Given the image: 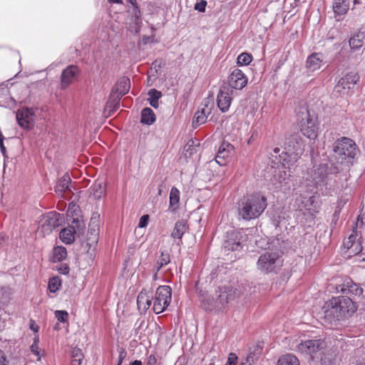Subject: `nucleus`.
<instances>
[{"label": "nucleus", "mask_w": 365, "mask_h": 365, "mask_svg": "<svg viewBox=\"0 0 365 365\" xmlns=\"http://www.w3.org/2000/svg\"><path fill=\"white\" fill-rule=\"evenodd\" d=\"M38 339H35L34 342L31 346V351L36 356H39V352L38 351Z\"/></svg>", "instance_id": "54"}, {"label": "nucleus", "mask_w": 365, "mask_h": 365, "mask_svg": "<svg viewBox=\"0 0 365 365\" xmlns=\"http://www.w3.org/2000/svg\"><path fill=\"white\" fill-rule=\"evenodd\" d=\"M163 189H165V184L163 182H162L158 186V195H162Z\"/></svg>", "instance_id": "59"}, {"label": "nucleus", "mask_w": 365, "mask_h": 365, "mask_svg": "<svg viewBox=\"0 0 365 365\" xmlns=\"http://www.w3.org/2000/svg\"><path fill=\"white\" fill-rule=\"evenodd\" d=\"M200 302L202 307L206 311H212L215 309L220 310L217 299H214L212 297H202L200 299Z\"/></svg>", "instance_id": "26"}, {"label": "nucleus", "mask_w": 365, "mask_h": 365, "mask_svg": "<svg viewBox=\"0 0 365 365\" xmlns=\"http://www.w3.org/2000/svg\"><path fill=\"white\" fill-rule=\"evenodd\" d=\"M359 81V76L356 72L351 71L341 78L334 86L333 95L335 96H346L352 93V91Z\"/></svg>", "instance_id": "7"}, {"label": "nucleus", "mask_w": 365, "mask_h": 365, "mask_svg": "<svg viewBox=\"0 0 365 365\" xmlns=\"http://www.w3.org/2000/svg\"><path fill=\"white\" fill-rule=\"evenodd\" d=\"M304 142L297 133L291 135L287 138L284 142V161L287 165H292L296 163L304 151Z\"/></svg>", "instance_id": "4"}, {"label": "nucleus", "mask_w": 365, "mask_h": 365, "mask_svg": "<svg viewBox=\"0 0 365 365\" xmlns=\"http://www.w3.org/2000/svg\"><path fill=\"white\" fill-rule=\"evenodd\" d=\"M148 95L149 96L148 101L150 105L154 108H158L159 106L158 100L162 96L161 92L155 88H152L148 91Z\"/></svg>", "instance_id": "34"}, {"label": "nucleus", "mask_w": 365, "mask_h": 365, "mask_svg": "<svg viewBox=\"0 0 365 365\" xmlns=\"http://www.w3.org/2000/svg\"><path fill=\"white\" fill-rule=\"evenodd\" d=\"M198 145H199V143L197 145H196L195 142L193 140H190L187 143V144L184 148V152H185V156L187 158L191 157L195 153L197 152L196 147H197Z\"/></svg>", "instance_id": "41"}, {"label": "nucleus", "mask_w": 365, "mask_h": 365, "mask_svg": "<svg viewBox=\"0 0 365 365\" xmlns=\"http://www.w3.org/2000/svg\"><path fill=\"white\" fill-rule=\"evenodd\" d=\"M152 299L148 296L145 289H143L138 294L137 298L138 308L140 312H145L150 307Z\"/></svg>", "instance_id": "21"}, {"label": "nucleus", "mask_w": 365, "mask_h": 365, "mask_svg": "<svg viewBox=\"0 0 365 365\" xmlns=\"http://www.w3.org/2000/svg\"><path fill=\"white\" fill-rule=\"evenodd\" d=\"M257 356L255 353H250L247 356L242 359L240 365H252L257 359Z\"/></svg>", "instance_id": "45"}, {"label": "nucleus", "mask_w": 365, "mask_h": 365, "mask_svg": "<svg viewBox=\"0 0 365 365\" xmlns=\"http://www.w3.org/2000/svg\"><path fill=\"white\" fill-rule=\"evenodd\" d=\"M206 5L207 1L205 0H202L200 2L195 4V9L197 10L200 12H204L205 11Z\"/></svg>", "instance_id": "49"}, {"label": "nucleus", "mask_w": 365, "mask_h": 365, "mask_svg": "<svg viewBox=\"0 0 365 365\" xmlns=\"http://www.w3.org/2000/svg\"><path fill=\"white\" fill-rule=\"evenodd\" d=\"M325 346L324 340L319 339H309L302 341L297 345V349L302 353L307 354H313L322 349Z\"/></svg>", "instance_id": "16"}, {"label": "nucleus", "mask_w": 365, "mask_h": 365, "mask_svg": "<svg viewBox=\"0 0 365 365\" xmlns=\"http://www.w3.org/2000/svg\"><path fill=\"white\" fill-rule=\"evenodd\" d=\"M322 59L320 54L317 53L310 55L307 60V67L312 71H314L321 67Z\"/></svg>", "instance_id": "29"}, {"label": "nucleus", "mask_w": 365, "mask_h": 365, "mask_svg": "<svg viewBox=\"0 0 365 365\" xmlns=\"http://www.w3.org/2000/svg\"><path fill=\"white\" fill-rule=\"evenodd\" d=\"M127 1L130 4L128 6H134L138 5L136 0H127Z\"/></svg>", "instance_id": "61"}, {"label": "nucleus", "mask_w": 365, "mask_h": 365, "mask_svg": "<svg viewBox=\"0 0 365 365\" xmlns=\"http://www.w3.org/2000/svg\"><path fill=\"white\" fill-rule=\"evenodd\" d=\"M71 356V359H76L78 361H82L84 357L82 351L76 347L72 349Z\"/></svg>", "instance_id": "47"}, {"label": "nucleus", "mask_w": 365, "mask_h": 365, "mask_svg": "<svg viewBox=\"0 0 365 365\" xmlns=\"http://www.w3.org/2000/svg\"><path fill=\"white\" fill-rule=\"evenodd\" d=\"M252 60V56L248 53H242L240 54L237 59V63L239 66H247L249 65Z\"/></svg>", "instance_id": "42"}, {"label": "nucleus", "mask_w": 365, "mask_h": 365, "mask_svg": "<svg viewBox=\"0 0 365 365\" xmlns=\"http://www.w3.org/2000/svg\"><path fill=\"white\" fill-rule=\"evenodd\" d=\"M365 44V34L359 33L354 36L349 40V46L351 49L356 50L361 48Z\"/></svg>", "instance_id": "32"}, {"label": "nucleus", "mask_w": 365, "mask_h": 365, "mask_svg": "<svg viewBox=\"0 0 365 365\" xmlns=\"http://www.w3.org/2000/svg\"><path fill=\"white\" fill-rule=\"evenodd\" d=\"M300 130L302 133L309 139H314L317 136V119L314 115H310L308 110L301 112V120L299 121Z\"/></svg>", "instance_id": "8"}, {"label": "nucleus", "mask_w": 365, "mask_h": 365, "mask_svg": "<svg viewBox=\"0 0 365 365\" xmlns=\"http://www.w3.org/2000/svg\"><path fill=\"white\" fill-rule=\"evenodd\" d=\"M286 169L285 163H283L282 166L277 167V169H275L274 174L275 180L282 182L290 175Z\"/></svg>", "instance_id": "35"}, {"label": "nucleus", "mask_w": 365, "mask_h": 365, "mask_svg": "<svg viewBox=\"0 0 365 365\" xmlns=\"http://www.w3.org/2000/svg\"><path fill=\"white\" fill-rule=\"evenodd\" d=\"M127 352L123 349V348H120L119 349V355H118V362L117 365H121L123 363V361L126 357Z\"/></svg>", "instance_id": "53"}, {"label": "nucleus", "mask_w": 365, "mask_h": 365, "mask_svg": "<svg viewBox=\"0 0 365 365\" xmlns=\"http://www.w3.org/2000/svg\"><path fill=\"white\" fill-rule=\"evenodd\" d=\"M68 227L73 228L75 230L76 235H82L84 232L86 225L83 220L78 219H73L71 225Z\"/></svg>", "instance_id": "38"}, {"label": "nucleus", "mask_w": 365, "mask_h": 365, "mask_svg": "<svg viewBox=\"0 0 365 365\" xmlns=\"http://www.w3.org/2000/svg\"><path fill=\"white\" fill-rule=\"evenodd\" d=\"M130 365H142V362L139 360H135L134 361L131 362Z\"/></svg>", "instance_id": "62"}, {"label": "nucleus", "mask_w": 365, "mask_h": 365, "mask_svg": "<svg viewBox=\"0 0 365 365\" xmlns=\"http://www.w3.org/2000/svg\"><path fill=\"white\" fill-rule=\"evenodd\" d=\"M155 121V115L150 108H145L141 111L140 123L145 125H152Z\"/></svg>", "instance_id": "31"}, {"label": "nucleus", "mask_w": 365, "mask_h": 365, "mask_svg": "<svg viewBox=\"0 0 365 365\" xmlns=\"http://www.w3.org/2000/svg\"><path fill=\"white\" fill-rule=\"evenodd\" d=\"M234 91L230 90V87L222 86L217 97V103L220 110L225 113L227 112L230 106Z\"/></svg>", "instance_id": "15"}, {"label": "nucleus", "mask_w": 365, "mask_h": 365, "mask_svg": "<svg viewBox=\"0 0 365 365\" xmlns=\"http://www.w3.org/2000/svg\"><path fill=\"white\" fill-rule=\"evenodd\" d=\"M234 150V147L228 142H223L218 149V152L215 157L216 162L220 165L226 164V160L228 158Z\"/></svg>", "instance_id": "18"}, {"label": "nucleus", "mask_w": 365, "mask_h": 365, "mask_svg": "<svg viewBox=\"0 0 365 365\" xmlns=\"http://www.w3.org/2000/svg\"><path fill=\"white\" fill-rule=\"evenodd\" d=\"M100 215L98 212H94L91 218L88 230L91 235H98L99 230Z\"/></svg>", "instance_id": "33"}, {"label": "nucleus", "mask_w": 365, "mask_h": 365, "mask_svg": "<svg viewBox=\"0 0 365 365\" xmlns=\"http://www.w3.org/2000/svg\"><path fill=\"white\" fill-rule=\"evenodd\" d=\"M91 196L96 200H99L106 192V187L103 182H96L90 188Z\"/></svg>", "instance_id": "30"}, {"label": "nucleus", "mask_w": 365, "mask_h": 365, "mask_svg": "<svg viewBox=\"0 0 365 365\" xmlns=\"http://www.w3.org/2000/svg\"><path fill=\"white\" fill-rule=\"evenodd\" d=\"M180 195V192L177 187H173L171 188L169 197V210L171 212H175L178 209Z\"/></svg>", "instance_id": "24"}, {"label": "nucleus", "mask_w": 365, "mask_h": 365, "mask_svg": "<svg viewBox=\"0 0 365 365\" xmlns=\"http://www.w3.org/2000/svg\"><path fill=\"white\" fill-rule=\"evenodd\" d=\"M128 11L130 15L132 21L130 24V28L134 31L138 32L142 24L141 11L138 5L134 6H128Z\"/></svg>", "instance_id": "20"}, {"label": "nucleus", "mask_w": 365, "mask_h": 365, "mask_svg": "<svg viewBox=\"0 0 365 365\" xmlns=\"http://www.w3.org/2000/svg\"><path fill=\"white\" fill-rule=\"evenodd\" d=\"M170 262V255L168 252L163 251L160 258L157 261L156 273L164 266Z\"/></svg>", "instance_id": "40"}, {"label": "nucleus", "mask_w": 365, "mask_h": 365, "mask_svg": "<svg viewBox=\"0 0 365 365\" xmlns=\"http://www.w3.org/2000/svg\"><path fill=\"white\" fill-rule=\"evenodd\" d=\"M279 152V148H276L274 149V153H278Z\"/></svg>", "instance_id": "64"}, {"label": "nucleus", "mask_w": 365, "mask_h": 365, "mask_svg": "<svg viewBox=\"0 0 365 365\" xmlns=\"http://www.w3.org/2000/svg\"><path fill=\"white\" fill-rule=\"evenodd\" d=\"M130 88V81L129 78L126 76L120 77L116 82L112 90V93H115L118 96L113 101H110V105H113V110H116L119 108L120 98L128 93Z\"/></svg>", "instance_id": "11"}, {"label": "nucleus", "mask_w": 365, "mask_h": 365, "mask_svg": "<svg viewBox=\"0 0 365 365\" xmlns=\"http://www.w3.org/2000/svg\"><path fill=\"white\" fill-rule=\"evenodd\" d=\"M283 266V259L278 251H267L257 262V268L263 274L277 273Z\"/></svg>", "instance_id": "3"}, {"label": "nucleus", "mask_w": 365, "mask_h": 365, "mask_svg": "<svg viewBox=\"0 0 365 365\" xmlns=\"http://www.w3.org/2000/svg\"><path fill=\"white\" fill-rule=\"evenodd\" d=\"M55 317L61 322H66L68 318V314L66 311L57 310L55 312Z\"/></svg>", "instance_id": "46"}, {"label": "nucleus", "mask_w": 365, "mask_h": 365, "mask_svg": "<svg viewBox=\"0 0 365 365\" xmlns=\"http://www.w3.org/2000/svg\"><path fill=\"white\" fill-rule=\"evenodd\" d=\"M157 362L156 358L154 355H150L147 359L146 365H155Z\"/></svg>", "instance_id": "56"}, {"label": "nucleus", "mask_w": 365, "mask_h": 365, "mask_svg": "<svg viewBox=\"0 0 365 365\" xmlns=\"http://www.w3.org/2000/svg\"><path fill=\"white\" fill-rule=\"evenodd\" d=\"M267 206V197L264 195L259 192L247 195L238 202V216L245 221L255 220L264 212Z\"/></svg>", "instance_id": "2"}, {"label": "nucleus", "mask_w": 365, "mask_h": 365, "mask_svg": "<svg viewBox=\"0 0 365 365\" xmlns=\"http://www.w3.org/2000/svg\"><path fill=\"white\" fill-rule=\"evenodd\" d=\"M82 361H78L76 359H71V365H81Z\"/></svg>", "instance_id": "60"}, {"label": "nucleus", "mask_w": 365, "mask_h": 365, "mask_svg": "<svg viewBox=\"0 0 365 365\" xmlns=\"http://www.w3.org/2000/svg\"><path fill=\"white\" fill-rule=\"evenodd\" d=\"M242 294V292L237 288L225 286L219 287L216 299L220 310H223L229 303L239 298Z\"/></svg>", "instance_id": "9"}, {"label": "nucleus", "mask_w": 365, "mask_h": 365, "mask_svg": "<svg viewBox=\"0 0 365 365\" xmlns=\"http://www.w3.org/2000/svg\"><path fill=\"white\" fill-rule=\"evenodd\" d=\"M356 241V235H351L347 240L344 242V245L346 247L348 252L350 250V245L354 243Z\"/></svg>", "instance_id": "52"}, {"label": "nucleus", "mask_w": 365, "mask_h": 365, "mask_svg": "<svg viewBox=\"0 0 365 365\" xmlns=\"http://www.w3.org/2000/svg\"><path fill=\"white\" fill-rule=\"evenodd\" d=\"M4 138L0 139V150L4 155H5L6 150L4 145Z\"/></svg>", "instance_id": "57"}, {"label": "nucleus", "mask_w": 365, "mask_h": 365, "mask_svg": "<svg viewBox=\"0 0 365 365\" xmlns=\"http://www.w3.org/2000/svg\"><path fill=\"white\" fill-rule=\"evenodd\" d=\"M149 221V215H144L140 218V221L138 223L139 227H145Z\"/></svg>", "instance_id": "50"}, {"label": "nucleus", "mask_w": 365, "mask_h": 365, "mask_svg": "<svg viewBox=\"0 0 365 365\" xmlns=\"http://www.w3.org/2000/svg\"><path fill=\"white\" fill-rule=\"evenodd\" d=\"M63 222V216L56 212H50L43 217L41 231L44 235L50 234L60 227Z\"/></svg>", "instance_id": "10"}, {"label": "nucleus", "mask_w": 365, "mask_h": 365, "mask_svg": "<svg viewBox=\"0 0 365 365\" xmlns=\"http://www.w3.org/2000/svg\"><path fill=\"white\" fill-rule=\"evenodd\" d=\"M71 182V178L68 174H64L57 182L55 187V191L58 195H63V193L68 189L69 183Z\"/></svg>", "instance_id": "27"}, {"label": "nucleus", "mask_w": 365, "mask_h": 365, "mask_svg": "<svg viewBox=\"0 0 365 365\" xmlns=\"http://www.w3.org/2000/svg\"><path fill=\"white\" fill-rule=\"evenodd\" d=\"M110 3H116V4H120L122 3V0H108Z\"/></svg>", "instance_id": "63"}, {"label": "nucleus", "mask_w": 365, "mask_h": 365, "mask_svg": "<svg viewBox=\"0 0 365 365\" xmlns=\"http://www.w3.org/2000/svg\"><path fill=\"white\" fill-rule=\"evenodd\" d=\"M172 297V289L170 286H159L153 298V310L155 314L163 312L170 304Z\"/></svg>", "instance_id": "6"}, {"label": "nucleus", "mask_w": 365, "mask_h": 365, "mask_svg": "<svg viewBox=\"0 0 365 365\" xmlns=\"http://www.w3.org/2000/svg\"><path fill=\"white\" fill-rule=\"evenodd\" d=\"M232 237H235V238L228 239L224 242V247L227 250L236 251L240 250L242 248V245L240 240H237V234L232 230L230 232Z\"/></svg>", "instance_id": "25"}, {"label": "nucleus", "mask_w": 365, "mask_h": 365, "mask_svg": "<svg viewBox=\"0 0 365 365\" xmlns=\"http://www.w3.org/2000/svg\"><path fill=\"white\" fill-rule=\"evenodd\" d=\"M349 256L356 255L362 251V245L360 241H355L354 243L350 245Z\"/></svg>", "instance_id": "43"}, {"label": "nucleus", "mask_w": 365, "mask_h": 365, "mask_svg": "<svg viewBox=\"0 0 365 365\" xmlns=\"http://www.w3.org/2000/svg\"><path fill=\"white\" fill-rule=\"evenodd\" d=\"M0 365H9V361L3 351L0 349Z\"/></svg>", "instance_id": "55"}, {"label": "nucleus", "mask_w": 365, "mask_h": 365, "mask_svg": "<svg viewBox=\"0 0 365 365\" xmlns=\"http://www.w3.org/2000/svg\"><path fill=\"white\" fill-rule=\"evenodd\" d=\"M30 329L34 332H37L38 330V327L36 325L33 321H31L30 324Z\"/></svg>", "instance_id": "58"}, {"label": "nucleus", "mask_w": 365, "mask_h": 365, "mask_svg": "<svg viewBox=\"0 0 365 365\" xmlns=\"http://www.w3.org/2000/svg\"><path fill=\"white\" fill-rule=\"evenodd\" d=\"M333 151L336 156L341 159V162L346 160L351 162L357 155L358 148L355 142L346 137L339 138L333 144Z\"/></svg>", "instance_id": "5"}, {"label": "nucleus", "mask_w": 365, "mask_h": 365, "mask_svg": "<svg viewBox=\"0 0 365 365\" xmlns=\"http://www.w3.org/2000/svg\"><path fill=\"white\" fill-rule=\"evenodd\" d=\"M340 292L345 294L351 296H360L363 293V289L359 287L351 279L346 280L342 284L339 285Z\"/></svg>", "instance_id": "19"}, {"label": "nucleus", "mask_w": 365, "mask_h": 365, "mask_svg": "<svg viewBox=\"0 0 365 365\" xmlns=\"http://www.w3.org/2000/svg\"><path fill=\"white\" fill-rule=\"evenodd\" d=\"M247 77L240 69L235 68L228 77V83L223 86L230 87V90H242L247 84Z\"/></svg>", "instance_id": "12"}, {"label": "nucleus", "mask_w": 365, "mask_h": 365, "mask_svg": "<svg viewBox=\"0 0 365 365\" xmlns=\"http://www.w3.org/2000/svg\"><path fill=\"white\" fill-rule=\"evenodd\" d=\"M75 230L71 227H66L60 232L59 237L63 242L69 245L75 240Z\"/></svg>", "instance_id": "28"}, {"label": "nucleus", "mask_w": 365, "mask_h": 365, "mask_svg": "<svg viewBox=\"0 0 365 365\" xmlns=\"http://www.w3.org/2000/svg\"><path fill=\"white\" fill-rule=\"evenodd\" d=\"M212 106L213 104L210 103L208 100H205L204 103H202L201 106L195 114L192 122L194 127L202 125L207 121L208 115L212 112Z\"/></svg>", "instance_id": "17"}, {"label": "nucleus", "mask_w": 365, "mask_h": 365, "mask_svg": "<svg viewBox=\"0 0 365 365\" xmlns=\"http://www.w3.org/2000/svg\"><path fill=\"white\" fill-rule=\"evenodd\" d=\"M304 207L310 212L314 213L319 212L320 209V206L319 203L316 201V197L314 196H312L308 199V200L305 203Z\"/></svg>", "instance_id": "39"}, {"label": "nucleus", "mask_w": 365, "mask_h": 365, "mask_svg": "<svg viewBox=\"0 0 365 365\" xmlns=\"http://www.w3.org/2000/svg\"><path fill=\"white\" fill-rule=\"evenodd\" d=\"M16 120L24 129L30 130L34 125V112L29 108L19 109L16 112Z\"/></svg>", "instance_id": "14"}, {"label": "nucleus", "mask_w": 365, "mask_h": 365, "mask_svg": "<svg viewBox=\"0 0 365 365\" xmlns=\"http://www.w3.org/2000/svg\"><path fill=\"white\" fill-rule=\"evenodd\" d=\"M187 229L188 227L185 220H178L175 224L171 236L174 239H178L180 240L183 235L187 232Z\"/></svg>", "instance_id": "22"}, {"label": "nucleus", "mask_w": 365, "mask_h": 365, "mask_svg": "<svg viewBox=\"0 0 365 365\" xmlns=\"http://www.w3.org/2000/svg\"><path fill=\"white\" fill-rule=\"evenodd\" d=\"M80 70L78 66L70 65L63 70L61 75L60 88L66 90L78 77Z\"/></svg>", "instance_id": "13"}, {"label": "nucleus", "mask_w": 365, "mask_h": 365, "mask_svg": "<svg viewBox=\"0 0 365 365\" xmlns=\"http://www.w3.org/2000/svg\"><path fill=\"white\" fill-rule=\"evenodd\" d=\"M324 318L332 321H342L350 317L357 307L350 297L340 296L332 297L322 307Z\"/></svg>", "instance_id": "1"}, {"label": "nucleus", "mask_w": 365, "mask_h": 365, "mask_svg": "<svg viewBox=\"0 0 365 365\" xmlns=\"http://www.w3.org/2000/svg\"><path fill=\"white\" fill-rule=\"evenodd\" d=\"M350 0H334L333 11L336 16H342L349 10Z\"/></svg>", "instance_id": "23"}, {"label": "nucleus", "mask_w": 365, "mask_h": 365, "mask_svg": "<svg viewBox=\"0 0 365 365\" xmlns=\"http://www.w3.org/2000/svg\"><path fill=\"white\" fill-rule=\"evenodd\" d=\"M57 270L63 274H68L69 273L70 268L68 264H61L58 267H57Z\"/></svg>", "instance_id": "51"}, {"label": "nucleus", "mask_w": 365, "mask_h": 365, "mask_svg": "<svg viewBox=\"0 0 365 365\" xmlns=\"http://www.w3.org/2000/svg\"><path fill=\"white\" fill-rule=\"evenodd\" d=\"M277 365H299V361L295 356L286 354L279 359Z\"/></svg>", "instance_id": "36"}, {"label": "nucleus", "mask_w": 365, "mask_h": 365, "mask_svg": "<svg viewBox=\"0 0 365 365\" xmlns=\"http://www.w3.org/2000/svg\"><path fill=\"white\" fill-rule=\"evenodd\" d=\"M61 287V280L58 277H53L48 282V289L51 292H56Z\"/></svg>", "instance_id": "44"}, {"label": "nucleus", "mask_w": 365, "mask_h": 365, "mask_svg": "<svg viewBox=\"0 0 365 365\" xmlns=\"http://www.w3.org/2000/svg\"><path fill=\"white\" fill-rule=\"evenodd\" d=\"M237 356L235 353H230L228 356L225 365H236L237 363Z\"/></svg>", "instance_id": "48"}, {"label": "nucleus", "mask_w": 365, "mask_h": 365, "mask_svg": "<svg viewBox=\"0 0 365 365\" xmlns=\"http://www.w3.org/2000/svg\"><path fill=\"white\" fill-rule=\"evenodd\" d=\"M53 261L61 262L66 258L67 250L64 247L57 246L53 251Z\"/></svg>", "instance_id": "37"}]
</instances>
